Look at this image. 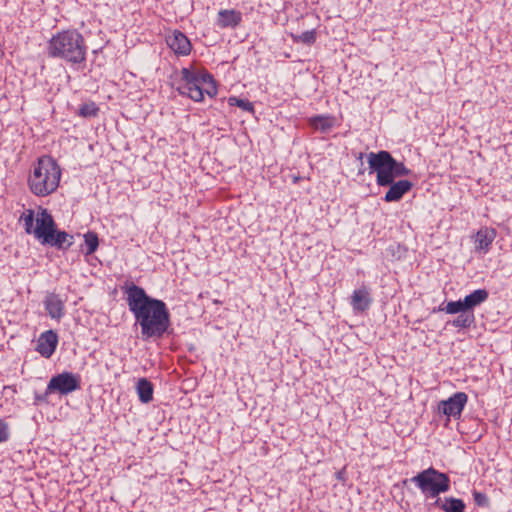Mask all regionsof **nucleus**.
Instances as JSON below:
<instances>
[{
    "label": "nucleus",
    "instance_id": "nucleus-1",
    "mask_svg": "<svg viewBox=\"0 0 512 512\" xmlns=\"http://www.w3.org/2000/svg\"><path fill=\"white\" fill-rule=\"evenodd\" d=\"M124 293L129 310L141 328L142 339H161L171 325L166 303L149 296L142 287L134 283L126 286Z\"/></svg>",
    "mask_w": 512,
    "mask_h": 512
},
{
    "label": "nucleus",
    "instance_id": "nucleus-2",
    "mask_svg": "<svg viewBox=\"0 0 512 512\" xmlns=\"http://www.w3.org/2000/svg\"><path fill=\"white\" fill-rule=\"evenodd\" d=\"M367 161L370 173H376L377 185L389 187L383 197L385 202H398L412 189L413 183L409 180L395 181L396 178L410 175L412 171L403 162L397 161L390 152L386 150L370 152L367 155Z\"/></svg>",
    "mask_w": 512,
    "mask_h": 512
},
{
    "label": "nucleus",
    "instance_id": "nucleus-3",
    "mask_svg": "<svg viewBox=\"0 0 512 512\" xmlns=\"http://www.w3.org/2000/svg\"><path fill=\"white\" fill-rule=\"evenodd\" d=\"M19 220L24 224L25 233L33 235L42 245L65 251L74 244V236L59 230L53 216L46 208L40 207L36 216L33 209H28Z\"/></svg>",
    "mask_w": 512,
    "mask_h": 512
},
{
    "label": "nucleus",
    "instance_id": "nucleus-4",
    "mask_svg": "<svg viewBox=\"0 0 512 512\" xmlns=\"http://www.w3.org/2000/svg\"><path fill=\"white\" fill-rule=\"evenodd\" d=\"M86 54L85 39L76 29L58 32L47 43L49 58L61 59L71 65L85 62Z\"/></svg>",
    "mask_w": 512,
    "mask_h": 512
},
{
    "label": "nucleus",
    "instance_id": "nucleus-5",
    "mask_svg": "<svg viewBox=\"0 0 512 512\" xmlns=\"http://www.w3.org/2000/svg\"><path fill=\"white\" fill-rule=\"evenodd\" d=\"M176 87L177 92L195 102H202L204 94L213 98L217 95L216 81L211 73L204 68L184 67Z\"/></svg>",
    "mask_w": 512,
    "mask_h": 512
},
{
    "label": "nucleus",
    "instance_id": "nucleus-6",
    "mask_svg": "<svg viewBox=\"0 0 512 512\" xmlns=\"http://www.w3.org/2000/svg\"><path fill=\"white\" fill-rule=\"evenodd\" d=\"M61 168L51 156L44 155L38 158L28 177L30 191L38 196L45 197L52 194L59 186Z\"/></svg>",
    "mask_w": 512,
    "mask_h": 512
},
{
    "label": "nucleus",
    "instance_id": "nucleus-7",
    "mask_svg": "<svg viewBox=\"0 0 512 512\" xmlns=\"http://www.w3.org/2000/svg\"><path fill=\"white\" fill-rule=\"evenodd\" d=\"M410 481L421 490L426 498H435L441 493L450 490L449 476L433 467L419 472L417 475L413 476Z\"/></svg>",
    "mask_w": 512,
    "mask_h": 512
},
{
    "label": "nucleus",
    "instance_id": "nucleus-8",
    "mask_svg": "<svg viewBox=\"0 0 512 512\" xmlns=\"http://www.w3.org/2000/svg\"><path fill=\"white\" fill-rule=\"evenodd\" d=\"M81 388V377L72 372H62L52 376L48 382V393L68 395Z\"/></svg>",
    "mask_w": 512,
    "mask_h": 512
},
{
    "label": "nucleus",
    "instance_id": "nucleus-9",
    "mask_svg": "<svg viewBox=\"0 0 512 512\" xmlns=\"http://www.w3.org/2000/svg\"><path fill=\"white\" fill-rule=\"evenodd\" d=\"M468 401V396L464 392H457L449 397L447 400L439 402L438 409L444 415L453 417L455 419L460 418L462 411Z\"/></svg>",
    "mask_w": 512,
    "mask_h": 512
},
{
    "label": "nucleus",
    "instance_id": "nucleus-10",
    "mask_svg": "<svg viewBox=\"0 0 512 512\" xmlns=\"http://www.w3.org/2000/svg\"><path fill=\"white\" fill-rule=\"evenodd\" d=\"M168 47L179 56H187L190 54L192 44L189 38L181 31L174 30L166 36Z\"/></svg>",
    "mask_w": 512,
    "mask_h": 512
},
{
    "label": "nucleus",
    "instance_id": "nucleus-11",
    "mask_svg": "<svg viewBox=\"0 0 512 512\" xmlns=\"http://www.w3.org/2000/svg\"><path fill=\"white\" fill-rule=\"evenodd\" d=\"M45 310L51 319L60 321L65 315V302L59 294L48 292L43 300Z\"/></svg>",
    "mask_w": 512,
    "mask_h": 512
},
{
    "label": "nucleus",
    "instance_id": "nucleus-12",
    "mask_svg": "<svg viewBox=\"0 0 512 512\" xmlns=\"http://www.w3.org/2000/svg\"><path fill=\"white\" fill-rule=\"evenodd\" d=\"M58 344V335L53 330L43 332L38 340L36 351L45 358H50L55 352Z\"/></svg>",
    "mask_w": 512,
    "mask_h": 512
},
{
    "label": "nucleus",
    "instance_id": "nucleus-13",
    "mask_svg": "<svg viewBox=\"0 0 512 512\" xmlns=\"http://www.w3.org/2000/svg\"><path fill=\"white\" fill-rule=\"evenodd\" d=\"M497 232L494 228L482 227L474 236L475 251L486 254L489 252Z\"/></svg>",
    "mask_w": 512,
    "mask_h": 512
},
{
    "label": "nucleus",
    "instance_id": "nucleus-14",
    "mask_svg": "<svg viewBox=\"0 0 512 512\" xmlns=\"http://www.w3.org/2000/svg\"><path fill=\"white\" fill-rule=\"evenodd\" d=\"M369 289L362 285L360 288L353 291L351 296V305L354 311L363 312L367 310L372 304Z\"/></svg>",
    "mask_w": 512,
    "mask_h": 512
},
{
    "label": "nucleus",
    "instance_id": "nucleus-15",
    "mask_svg": "<svg viewBox=\"0 0 512 512\" xmlns=\"http://www.w3.org/2000/svg\"><path fill=\"white\" fill-rule=\"evenodd\" d=\"M242 21V13L235 9H222L218 12L216 25L220 28H235Z\"/></svg>",
    "mask_w": 512,
    "mask_h": 512
},
{
    "label": "nucleus",
    "instance_id": "nucleus-16",
    "mask_svg": "<svg viewBox=\"0 0 512 512\" xmlns=\"http://www.w3.org/2000/svg\"><path fill=\"white\" fill-rule=\"evenodd\" d=\"M308 124L316 131L328 133L334 128L336 118L332 115H316L308 119Z\"/></svg>",
    "mask_w": 512,
    "mask_h": 512
},
{
    "label": "nucleus",
    "instance_id": "nucleus-17",
    "mask_svg": "<svg viewBox=\"0 0 512 512\" xmlns=\"http://www.w3.org/2000/svg\"><path fill=\"white\" fill-rule=\"evenodd\" d=\"M136 392L139 400L144 403H150L153 400L154 387L147 378H140L136 384Z\"/></svg>",
    "mask_w": 512,
    "mask_h": 512
},
{
    "label": "nucleus",
    "instance_id": "nucleus-18",
    "mask_svg": "<svg viewBox=\"0 0 512 512\" xmlns=\"http://www.w3.org/2000/svg\"><path fill=\"white\" fill-rule=\"evenodd\" d=\"M488 297L489 293L486 289H477L465 296L464 305L467 306L469 311H473L475 307L485 302Z\"/></svg>",
    "mask_w": 512,
    "mask_h": 512
},
{
    "label": "nucleus",
    "instance_id": "nucleus-19",
    "mask_svg": "<svg viewBox=\"0 0 512 512\" xmlns=\"http://www.w3.org/2000/svg\"><path fill=\"white\" fill-rule=\"evenodd\" d=\"M453 327L459 328V329H467L470 328L475 323V316L473 311H466L461 314H458V316L449 322Z\"/></svg>",
    "mask_w": 512,
    "mask_h": 512
},
{
    "label": "nucleus",
    "instance_id": "nucleus-20",
    "mask_svg": "<svg viewBox=\"0 0 512 512\" xmlns=\"http://www.w3.org/2000/svg\"><path fill=\"white\" fill-rule=\"evenodd\" d=\"M465 508L466 505L463 500L454 497H446L441 505L444 512H464Z\"/></svg>",
    "mask_w": 512,
    "mask_h": 512
},
{
    "label": "nucleus",
    "instance_id": "nucleus-21",
    "mask_svg": "<svg viewBox=\"0 0 512 512\" xmlns=\"http://www.w3.org/2000/svg\"><path fill=\"white\" fill-rule=\"evenodd\" d=\"M439 311H444L447 314H461L468 311L467 306L464 305V299L458 301H449L439 306Z\"/></svg>",
    "mask_w": 512,
    "mask_h": 512
},
{
    "label": "nucleus",
    "instance_id": "nucleus-22",
    "mask_svg": "<svg viewBox=\"0 0 512 512\" xmlns=\"http://www.w3.org/2000/svg\"><path fill=\"white\" fill-rule=\"evenodd\" d=\"M291 36L295 43H302L309 46L314 44L317 39V33L315 29L302 32L301 34L298 35L292 34Z\"/></svg>",
    "mask_w": 512,
    "mask_h": 512
},
{
    "label": "nucleus",
    "instance_id": "nucleus-23",
    "mask_svg": "<svg viewBox=\"0 0 512 512\" xmlns=\"http://www.w3.org/2000/svg\"><path fill=\"white\" fill-rule=\"evenodd\" d=\"M84 241L86 245V254H93L97 250L99 245V239L97 234L91 231L87 232L86 234H84Z\"/></svg>",
    "mask_w": 512,
    "mask_h": 512
},
{
    "label": "nucleus",
    "instance_id": "nucleus-24",
    "mask_svg": "<svg viewBox=\"0 0 512 512\" xmlns=\"http://www.w3.org/2000/svg\"><path fill=\"white\" fill-rule=\"evenodd\" d=\"M228 104L230 106H236V107L242 109L243 111L254 112L253 103L247 99H241L236 96H231L228 98Z\"/></svg>",
    "mask_w": 512,
    "mask_h": 512
},
{
    "label": "nucleus",
    "instance_id": "nucleus-25",
    "mask_svg": "<svg viewBox=\"0 0 512 512\" xmlns=\"http://www.w3.org/2000/svg\"><path fill=\"white\" fill-rule=\"evenodd\" d=\"M99 107L92 101L81 105L78 115L84 118L95 117L98 115Z\"/></svg>",
    "mask_w": 512,
    "mask_h": 512
},
{
    "label": "nucleus",
    "instance_id": "nucleus-26",
    "mask_svg": "<svg viewBox=\"0 0 512 512\" xmlns=\"http://www.w3.org/2000/svg\"><path fill=\"white\" fill-rule=\"evenodd\" d=\"M472 495L476 505L480 507H487L489 505V498L485 493L474 490Z\"/></svg>",
    "mask_w": 512,
    "mask_h": 512
},
{
    "label": "nucleus",
    "instance_id": "nucleus-27",
    "mask_svg": "<svg viewBox=\"0 0 512 512\" xmlns=\"http://www.w3.org/2000/svg\"><path fill=\"white\" fill-rule=\"evenodd\" d=\"M10 438L9 425L3 419H0V443L8 441Z\"/></svg>",
    "mask_w": 512,
    "mask_h": 512
},
{
    "label": "nucleus",
    "instance_id": "nucleus-28",
    "mask_svg": "<svg viewBox=\"0 0 512 512\" xmlns=\"http://www.w3.org/2000/svg\"><path fill=\"white\" fill-rule=\"evenodd\" d=\"M51 393H48V386L46 387V390L43 394H38V393H35V403L36 404H39V403H48V396L50 395Z\"/></svg>",
    "mask_w": 512,
    "mask_h": 512
},
{
    "label": "nucleus",
    "instance_id": "nucleus-29",
    "mask_svg": "<svg viewBox=\"0 0 512 512\" xmlns=\"http://www.w3.org/2000/svg\"><path fill=\"white\" fill-rule=\"evenodd\" d=\"M436 501L434 502V505L439 507L441 509V505L443 504L444 501H442L440 498L436 497Z\"/></svg>",
    "mask_w": 512,
    "mask_h": 512
},
{
    "label": "nucleus",
    "instance_id": "nucleus-30",
    "mask_svg": "<svg viewBox=\"0 0 512 512\" xmlns=\"http://www.w3.org/2000/svg\"><path fill=\"white\" fill-rule=\"evenodd\" d=\"M363 157H364V153H362V152H359V153L356 155V158H357V160H359V161H362ZM361 166H363V162H361Z\"/></svg>",
    "mask_w": 512,
    "mask_h": 512
},
{
    "label": "nucleus",
    "instance_id": "nucleus-31",
    "mask_svg": "<svg viewBox=\"0 0 512 512\" xmlns=\"http://www.w3.org/2000/svg\"><path fill=\"white\" fill-rule=\"evenodd\" d=\"M363 173H364V169L361 167V168L359 169L358 174H363Z\"/></svg>",
    "mask_w": 512,
    "mask_h": 512
}]
</instances>
